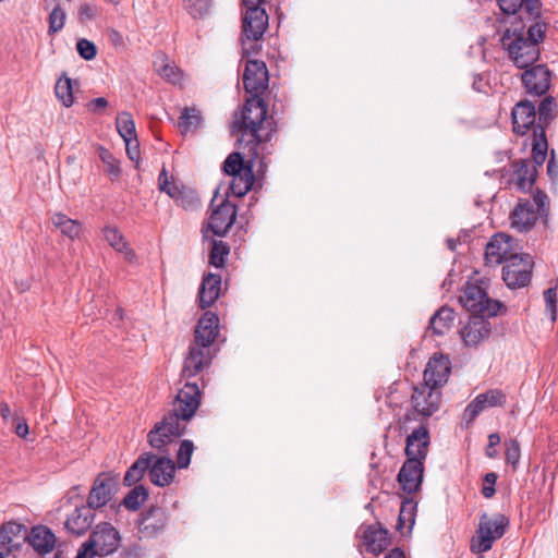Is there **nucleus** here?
Segmentation results:
<instances>
[{
	"label": "nucleus",
	"instance_id": "nucleus-37",
	"mask_svg": "<svg viewBox=\"0 0 558 558\" xmlns=\"http://www.w3.org/2000/svg\"><path fill=\"white\" fill-rule=\"evenodd\" d=\"M154 65L158 74L168 82L177 84L181 81V71L173 63L169 62L163 54H159L156 57Z\"/></svg>",
	"mask_w": 558,
	"mask_h": 558
},
{
	"label": "nucleus",
	"instance_id": "nucleus-45",
	"mask_svg": "<svg viewBox=\"0 0 558 558\" xmlns=\"http://www.w3.org/2000/svg\"><path fill=\"white\" fill-rule=\"evenodd\" d=\"M229 252L230 248L226 243L222 241H213L209 253V264L217 268L222 267Z\"/></svg>",
	"mask_w": 558,
	"mask_h": 558
},
{
	"label": "nucleus",
	"instance_id": "nucleus-28",
	"mask_svg": "<svg viewBox=\"0 0 558 558\" xmlns=\"http://www.w3.org/2000/svg\"><path fill=\"white\" fill-rule=\"evenodd\" d=\"M221 291V277L209 272L203 278L198 299L202 308L211 306L219 298Z\"/></svg>",
	"mask_w": 558,
	"mask_h": 558
},
{
	"label": "nucleus",
	"instance_id": "nucleus-42",
	"mask_svg": "<svg viewBox=\"0 0 558 558\" xmlns=\"http://www.w3.org/2000/svg\"><path fill=\"white\" fill-rule=\"evenodd\" d=\"M116 125L117 131L123 141L137 137L135 122L131 113L128 111H122L118 114Z\"/></svg>",
	"mask_w": 558,
	"mask_h": 558
},
{
	"label": "nucleus",
	"instance_id": "nucleus-20",
	"mask_svg": "<svg viewBox=\"0 0 558 558\" xmlns=\"http://www.w3.org/2000/svg\"><path fill=\"white\" fill-rule=\"evenodd\" d=\"M235 218V206L228 201H223L216 209L213 210L208 226L214 234L222 236L234 223Z\"/></svg>",
	"mask_w": 558,
	"mask_h": 558
},
{
	"label": "nucleus",
	"instance_id": "nucleus-3",
	"mask_svg": "<svg viewBox=\"0 0 558 558\" xmlns=\"http://www.w3.org/2000/svg\"><path fill=\"white\" fill-rule=\"evenodd\" d=\"M272 122V118H267V108L263 99L251 97L245 101L241 118L234 123L241 132L239 144L248 151L250 161L258 158V146L270 140Z\"/></svg>",
	"mask_w": 558,
	"mask_h": 558
},
{
	"label": "nucleus",
	"instance_id": "nucleus-60",
	"mask_svg": "<svg viewBox=\"0 0 558 558\" xmlns=\"http://www.w3.org/2000/svg\"><path fill=\"white\" fill-rule=\"evenodd\" d=\"M500 442V436L497 433H493L488 436V447L494 448Z\"/></svg>",
	"mask_w": 558,
	"mask_h": 558
},
{
	"label": "nucleus",
	"instance_id": "nucleus-43",
	"mask_svg": "<svg viewBox=\"0 0 558 558\" xmlns=\"http://www.w3.org/2000/svg\"><path fill=\"white\" fill-rule=\"evenodd\" d=\"M556 108L557 104L555 99L551 96L545 97L538 106V123L535 128H539L542 125L546 132V126L555 118Z\"/></svg>",
	"mask_w": 558,
	"mask_h": 558
},
{
	"label": "nucleus",
	"instance_id": "nucleus-9",
	"mask_svg": "<svg viewBox=\"0 0 558 558\" xmlns=\"http://www.w3.org/2000/svg\"><path fill=\"white\" fill-rule=\"evenodd\" d=\"M461 305L473 316H496L501 307L497 300L488 298L485 289L477 283L468 282L460 296Z\"/></svg>",
	"mask_w": 558,
	"mask_h": 558
},
{
	"label": "nucleus",
	"instance_id": "nucleus-49",
	"mask_svg": "<svg viewBox=\"0 0 558 558\" xmlns=\"http://www.w3.org/2000/svg\"><path fill=\"white\" fill-rule=\"evenodd\" d=\"M211 0H185V8L193 17H203L209 12Z\"/></svg>",
	"mask_w": 558,
	"mask_h": 558
},
{
	"label": "nucleus",
	"instance_id": "nucleus-12",
	"mask_svg": "<svg viewBox=\"0 0 558 558\" xmlns=\"http://www.w3.org/2000/svg\"><path fill=\"white\" fill-rule=\"evenodd\" d=\"M268 70L264 61L247 60L243 73V85L252 97H259L268 87Z\"/></svg>",
	"mask_w": 558,
	"mask_h": 558
},
{
	"label": "nucleus",
	"instance_id": "nucleus-46",
	"mask_svg": "<svg viewBox=\"0 0 558 558\" xmlns=\"http://www.w3.org/2000/svg\"><path fill=\"white\" fill-rule=\"evenodd\" d=\"M159 190L167 193L174 201L180 197L184 189L179 186L173 180H170L163 168L158 177Z\"/></svg>",
	"mask_w": 558,
	"mask_h": 558
},
{
	"label": "nucleus",
	"instance_id": "nucleus-2",
	"mask_svg": "<svg viewBox=\"0 0 558 558\" xmlns=\"http://www.w3.org/2000/svg\"><path fill=\"white\" fill-rule=\"evenodd\" d=\"M510 24L501 37V45L518 68H529L539 58V43L545 37L546 24L536 21L526 31L525 23Z\"/></svg>",
	"mask_w": 558,
	"mask_h": 558
},
{
	"label": "nucleus",
	"instance_id": "nucleus-64",
	"mask_svg": "<svg viewBox=\"0 0 558 558\" xmlns=\"http://www.w3.org/2000/svg\"><path fill=\"white\" fill-rule=\"evenodd\" d=\"M486 456L488 458H495L497 456V451L495 449H493V448L487 447Z\"/></svg>",
	"mask_w": 558,
	"mask_h": 558
},
{
	"label": "nucleus",
	"instance_id": "nucleus-7",
	"mask_svg": "<svg viewBox=\"0 0 558 558\" xmlns=\"http://www.w3.org/2000/svg\"><path fill=\"white\" fill-rule=\"evenodd\" d=\"M548 209L547 195L537 190L532 199L519 201L510 215L511 227L520 233H526L541 217L547 216Z\"/></svg>",
	"mask_w": 558,
	"mask_h": 558
},
{
	"label": "nucleus",
	"instance_id": "nucleus-4",
	"mask_svg": "<svg viewBox=\"0 0 558 558\" xmlns=\"http://www.w3.org/2000/svg\"><path fill=\"white\" fill-rule=\"evenodd\" d=\"M219 318L211 312H206L198 320L194 331V342L189 347L182 374L191 378L209 366L214 356L211 345L218 336Z\"/></svg>",
	"mask_w": 558,
	"mask_h": 558
},
{
	"label": "nucleus",
	"instance_id": "nucleus-40",
	"mask_svg": "<svg viewBox=\"0 0 558 558\" xmlns=\"http://www.w3.org/2000/svg\"><path fill=\"white\" fill-rule=\"evenodd\" d=\"M202 122L199 112L194 108H184L179 118V128L183 134L196 131Z\"/></svg>",
	"mask_w": 558,
	"mask_h": 558
},
{
	"label": "nucleus",
	"instance_id": "nucleus-31",
	"mask_svg": "<svg viewBox=\"0 0 558 558\" xmlns=\"http://www.w3.org/2000/svg\"><path fill=\"white\" fill-rule=\"evenodd\" d=\"M155 458V454L150 452L142 453L133 464L128 469L123 483L126 486H135L148 471L151 460Z\"/></svg>",
	"mask_w": 558,
	"mask_h": 558
},
{
	"label": "nucleus",
	"instance_id": "nucleus-6",
	"mask_svg": "<svg viewBox=\"0 0 558 558\" xmlns=\"http://www.w3.org/2000/svg\"><path fill=\"white\" fill-rule=\"evenodd\" d=\"M509 524V518L502 513L481 514L475 535L470 543L471 551L483 554L490 550L494 543L506 534Z\"/></svg>",
	"mask_w": 558,
	"mask_h": 558
},
{
	"label": "nucleus",
	"instance_id": "nucleus-22",
	"mask_svg": "<svg viewBox=\"0 0 558 558\" xmlns=\"http://www.w3.org/2000/svg\"><path fill=\"white\" fill-rule=\"evenodd\" d=\"M513 132L519 135H525L531 128L535 129L536 110L535 106L529 100L519 101L512 109Z\"/></svg>",
	"mask_w": 558,
	"mask_h": 558
},
{
	"label": "nucleus",
	"instance_id": "nucleus-33",
	"mask_svg": "<svg viewBox=\"0 0 558 558\" xmlns=\"http://www.w3.org/2000/svg\"><path fill=\"white\" fill-rule=\"evenodd\" d=\"M104 236L109 245L117 252L124 254L129 262H133L136 257L134 251L129 246L121 232L116 227L107 226L102 230Z\"/></svg>",
	"mask_w": 558,
	"mask_h": 558
},
{
	"label": "nucleus",
	"instance_id": "nucleus-51",
	"mask_svg": "<svg viewBox=\"0 0 558 558\" xmlns=\"http://www.w3.org/2000/svg\"><path fill=\"white\" fill-rule=\"evenodd\" d=\"M76 50L78 54L85 60H93L97 54L95 44L85 38L77 40Z\"/></svg>",
	"mask_w": 558,
	"mask_h": 558
},
{
	"label": "nucleus",
	"instance_id": "nucleus-38",
	"mask_svg": "<svg viewBox=\"0 0 558 558\" xmlns=\"http://www.w3.org/2000/svg\"><path fill=\"white\" fill-rule=\"evenodd\" d=\"M98 156L105 166V172L109 175L111 181H117L121 178L122 169L119 159H117L110 150L104 146L98 147Z\"/></svg>",
	"mask_w": 558,
	"mask_h": 558
},
{
	"label": "nucleus",
	"instance_id": "nucleus-21",
	"mask_svg": "<svg viewBox=\"0 0 558 558\" xmlns=\"http://www.w3.org/2000/svg\"><path fill=\"white\" fill-rule=\"evenodd\" d=\"M500 10L508 15H515L512 22L523 23L522 14L525 13L529 16V22H533L534 19L538 17L541 9V0H497Z\"/></svg>",
	"mask_w": 558,
	"mask_h": 558
},
{
	"label": "nucleus",
	"instance_id": "nucleus-13",
	"mask_svg": "<svg viewBox=\"0 0 558 558\" xmlns=\"http://www.w3.org/2000/svg\"><path fill=\"white\" fill-rule=\"evenodd\" d=\"M169 512L162 507H149L145 512L142 513L137 529L141 537L155 538L159 534L163 533L169 522Z\"/></svg>",
	"mask_w": 558,
	"mask_h": 558
},
{
	"label": "nucleus",
	"instance_id": "nucleus-25",
	"mask_svg": "<svg viewBox=\"0 0 558 558\" xmlns=\"http://www.w3.org/2000/svg\"><path fill=\"white\" fill-rule=\"evenodd\" d=\"M429 446V433L426 426L421 424L414 428L407 437L405 454L407 458L417 459L422 462L427 457Z\"/></svg>",
	"mask_w": 558,
	"mask_h": 558
},
{
	"label": "nucleus",
	"instance_id": "nucleus-10",
	"mask_svg": "<svg viewBox=\"0 0 558 558\" xmlns=\"http://www.w3.org/2000/svg\"><path fill=\"white\" fill-rule=\"evenodd\" d=\"M440 399V392L425 383L415 387L412 393L413 412L405 414L402 428L405 430L408 429L407 424L414 413L425 418L432 416L436 411H438Z\"/></svg>",
	"mask_w": 558,
	"mask_h": 558
},
{
	"label": "nucleus",
	"instance_id": "nucleus-62",
	"mask_svg": "<svg viewBox=\"0 0 558 558\" xmlns=\"http://www.w3.org/2000/svg\"><path fill=\"white\" fill-rule=\"evenodd\" d=\"M10 553V547H7L4 544H0V558H7Z\"/></svg>",
	"mask_w": 558,
	"mask_h": 558
},
{
	"label": "nucleus",
	"instance_id": "nucleus-36",
	"mask_svg": "<svg viewBox=\"0 0 558 558\" xmlns=\"http://www.w3.org/2000/svg\"><path fill=\"white\" fill-rule=\"evenodd\" d=\"M51 222L61 231L62 234L70 239H76L81 234L82 225L77 220H73L64 214H53L51 217Z\"/></svg>",
	"mask_w": 558,
	"mask_h": 558
},
{
	"label": "nucleus",
	"instance_id": "nucleus-55",
	"mask_svg": "<svg viewBox=\"0 0 558 558\" xmlns=\"http://www.w3.org/2000/svg\"><path fill=\"white\" fill-rule=\"evenodd\" d=\"M177 204L184 209H193L198 206V198L192 191H183L179 198L175 199Z\"/></svg>",
	"mask_w": 558,
	"mask_h": 558
},
{
	"label": "nucleus",
	"instance_id": "nucleus-57",
	"mask_svg": "<svg viewBox=\"0 0 558 558\" xmlns=\"http://www.w3.org/2000/svg\"><path fill=\"white\" fill-rule=\"evenodd\" d=\"M87 109L94 113L104 110L108 106V101L104 97L92 99L87 105Z\"/></svg>",
	"mask_w": 558,
	"mask_h": 558
},
{
	"label": "nucleus",
	"instance_id": "nucleus-47",
	"mask_svg": "<svg viewBox=\"0 0 558 558\" xmlns=\"http://www.w3.org/2000/svg\"><path fill=\"white\" fill-rule=\"evenodd\" d=\"M194 448V444L190 439H184L179 444L177 451V465L179 469H186L190 465Z\"/></svg>",
	"mask_w": 558,
	"mask_h": 558
},
{
	"label": "nucleus",
	"instance_id": "nucleus-30",
	"mask_svg": "<svg viewBox=\"0 0 558 558\" xmlns=\"http://www.w3.org/2000/svg\"><path fill=\"white\" fill-rule=\"evenodd\" d=\"M26 538L27 530L23 524L8 522L0 527V544L10 547V551L20 545V541H25Z\"/></svg>",
	"mask_w": 558,
	"mask_h": 558
},
{
	"label": "nucleus",
	"instance_id": "nucleus-26",
	"mask_svg": "<svg viewBox=\"0 0 558 558\" xmlns=\"http://www.w3.org/2000/svg\"><path fill=\"white\" fill-rule=\"evenodd\" d=\"M511 168L512 180L517 187L521 191L531 190L537 175L535 165L529 159H519L512 162Z\"/></svg>",
	"mask_w": 558,
	"mask_h": 558
},
{
	"label": "nucleus",
	"instance_id": "nucleus-29",
	"mask_svg": "<svg viewBox=\"0 0 558 558\" xmlns=\"http://www.w3.org/2000/svg\"><path fill=\"white\" fill-rule=\"evenodd\" d=\"M362 538L367 551L375 555L383 553L389 546L387 530L377 525H368L363 531Z\"/></svg>",
	"mask_w": 558,
	"mask_h": 558
},
{
	"label": "nucleus",
	"instance_id": "nucleus-44",
	"mask_svg": "<svg viewBox=\"0 0 558 558\" xmlns=\"http://www.w3.org/2000/svg\"><path fill=\"white\" fill-rule=\"evenodd\" d=\"M250 165L240 153H232L223 162V171L232 177L244 172Z\"/></svg>",
	"mask_w": 558,
	"mask_h": 558
},
{
	"label": "nucleus",
	"instance_id": "nucleus-5",
	"mask_svg": "<svg viewBox=\"0 0 558 558\" xmlns=\"http://www.w3.org/2000/svg\"><path fill=\"white\" fill-rule=\"evenodd\" d=\"M120 544V532L111 523L101 522L80 547L75 558L106 557L117 551Z\"/></svg>",
	"mask_w": 558,
	"mask_h": 558
},
{
	"label": "nucleus",
	"instance_id": "nucleus-32",
	"mask_svg": "<svg viewBox=\"0 0 558 558\" xmlns=\"http://www.w3.org/2000/svg\"><path fill=\"white\" fill-rule=\"evenodd\" d=\"M454 320V312L451 307L441 306L429 319L428 330L436 336L448 332Z\"/></svg>",
	"mask_w": 558,
	"mask_h": 558
},
{
	"label": "nucleus",
	"instance_id": "nucleus-50",
	"mask_svg": "<svg viewBox=\"0 0 558 558\" xmlns=\"http://www.w3.org/2000/svg\"><path fill=\"white\" fill-rule=\"evenodd\" d=\"M506 447V461L508 464H511L515 470L520 458H521V448L520 444L515 439H509L505 442Z\"/></svg>",
	"mask_w": 558,
	"mask_h": 558
},
{
	"label": "nucleus",
	"instance_id": "nucleus-52",
	"mask_svg": "<svg viewBox=\"0 0 558 558\" xmlns=\"http://www.w3.org/2000/svg\"><path fill=\"white\" fill-rule=\"evenodd\" d=\"M99 8L95 3H83L80 5L77 16L81 22L93 21L99 15Z\"/></svg>",
	"mask_w": 558,
	"mask_h": 558
},
{
	"label": "nucleus",
	"instance_id": "nucleus-39",
	"mask_svg": "<svg viewBox=\"0 0 558 558\" xmlns=\"http://www.w3.org/2000/svg\"><path fill=\"white\" fill-rule=\"evenodd\" d=\"M54 94L64 107H71L74 102L71 78L66 75L60 76L54 86Z\"/></svg>",
	"mask_w": 558,
	"mask_h": 558
},
{
	"label": "nucleus",
	"instance_id": "nucleus-41",
	"mask_svg": "<svg viewBox=\"0 0 558 558\" xmlns=\"http://www.w3.org/2000/svg\"><path fill=\"white\" fill-rule=\"evenodd\" d=\"M148 492L143 485H135L123 498L122 505L132 511H136L147 500Z\"/></svg>",
	"mask_w": 558,
	"mask_h": 558
},
{
	"label": "nucleus",
	"instance_id": "nucleus-1",
	"mask_svg": "<svg viewBox=\"0 0 558 558\" xmlns=\"http://www.w3.org/2000/svg\"><path fill=\"white\" fill-rule=\"evenodd\" d=\"M201 404V390L194 383H186L178 392L169 411L147 435L149 446L160 453L151 460L148 468L150 482L159 487L172 483L175 462L170 458V447L181 437Z\"/></svg>",
	"mask_w": 558,
	"mask_h": 558
},
{
	"label": "nucleus",
	"instance_id": "nucleus-61",
	"mask_svg": "<svg viewBox=\"0 0 558 558\" xmlns=\"http://www.w3.org/2000/svg\"><path fill=\"white\" fill-rule=\"evenodd\" d=\"M385 558H405L401 549L395 548L388 553Z\"/></svg>",
	"mask_w": 558,
	"mask_h": 558
},
{
	"label": "nucleus",
	"instance_id": "nucleus-58",
	"mask_svg": "<svg viewBox=\"0 0 558 558\" xmlns=\"http://www.w3.org/2000/svg\"><path fill=\"white\" fill-rule=\"evenodd\" d=\"M15 434L21 437L25 438L28 434V425L25 420H22L19 422L15 426Z\"/></svg>",
	"mask_w": 558,
	"mask_h": 558
},
{
	"label": "nucleus",
	"instance_id": "nucleus-59",
	"mask_svg": "<svg viewBox=\"0 0 558 558\" xmlns=\"http://www.w3.org/2000/svg\"><path fill=\"white\" fill-rule=\"evenodd\" d=\"M0 415L5 421L10 418L11 410L7 402H0Z\"/></svg>",
	"mask_w": 558,
	"mask_h": 558
},
{
	"label": "nucleus",
	"instance_id": "nucleus-17",
	"mask_svg": "<svg viewBox=\"0 0 558 558\" xmlns=\"http://www.w3.org/2000/svg\"><path fill=\"white\" fill-rule=\"evenodd\" d=\"M513 252L512 238L505 233L495 234L486 244L485 259L489 265H499L510 258Z\"/></svg>",
	"mask_w": 558,
	"mask_h": 558
},
{
	"label": "nucleus",
	"instance_id": "nucleus-24",
	"mask_svg": "<svg viewBox=\"0 0 558 558\" xmlns=\"http://www.w3.org/2000/svg\"><path fill=\"white\" fill-rule=\"evenodd\" d=\"M95 521V509L89 505L76 507L66 518L65 529L73 535H84Z\"/></svg>",
	"mask_w": 558,
	"mask_h": 558
},
{
	"label": "nucleus",
	"instance_id": "nucleus-14",
	"mask_svg": "<svg viewBox=\"0 0 558 558\" xmlns=\"http://www.w3.org/2000/svg\"><path fill=\"white\" fill-rule=\"evenodd\" d=\"M118 481L109 473H100L87 497V505L97 510L106 506L118 490Z\"/></svg>",
	"mask_w": 558,
	"mask_h": 558
},
{
	"label": "nucleus",
	"instance_id": "nucleus-54",
	"mask_svg": "<svg viewBox=\"0 0 558 558\" xmlns=\"http://www.w3.org/2000/svg\"><path fill=\"white\" fill-rule=\"evenodd\" d=\"M497 478H498V476L495 472H488L485 474L484 484L482 487V495L485 498H492L495 495V493H496L495 485H496Z\"/></svg>",
	"mask_w": 558,
	"mask_h": 558
},
{
	"label": "nucleus",
	"instance_id": "nucleus-27",
	"mask_svg": "<svg viewBox=\"0 0 558 558\" xmlns=\"http://www.w3.org/2000/svg\"><path fill=\"white\" fill-rule=\"evenodd\" d=\"M26 541L39 555H46L54 548L56 535L53 532L44 525H37L32 527L27 533Z\"/></svg>",
	"mask_w": 558,
	"mask_h": 558
},
{
	"label": "nucleus",
	"instance_id": "nucleus-11",
	"mask_svg": "<svg viewBox=\"0 0 558 558\" xmlns=\"http://www.w3.org/2000/svg\"><path fill=\"white\" fill-rule=\"evenodd\" d=\"M532 267L529 254H512L502 267V280L510 289L525 287L531 280Z\"/></svg>",
	"mask_w": 558,
	"mask_h": 558
},
{
	"label": "nucleus",
	"instance_id": "nucleus-16",
	"mask_svg": "<svg viewBox=\"0 0 558 558\" xmlns=\"http://www.w3.org/2000/svg\"><path fill=\"white\" fill-rule=\"evenodd\" d=\"M506 395L500 389H489L477 395L465 408L463 417L469 423L473 422L482 411L487 408L502 405Z\"/></svg>",
	"mask_w": 558,
	"mask_h": 558
},
{
	"label": "nucleus",
	"instance_id": "nucleus-63",
	"mask_svg": "<svg viewBox=\"0 0 558 558\" xmlns=\"http://www.w3.org/2000/svg\"><path fill=\"white\" fill-rule=\"evenodd\" d=\"M244 7L246 5H260L265 0H242Z\"/></svg>",
	"mask_w": 558,
	"mask_h": 558
},
{
	"label": "nucleus",
	"instance_id": "nucleus-15",
	"mask_svg": "<svg viewBox=\"0 0 558 558\" xmlns=\"http://www.w3.org/2000/svg\"><path fill=\"white\" fill-rule=\"evenodd\" d=\"M521 80L527 94L542 96L550 87L551 72L544 64H538L525 70Z\"/></svg>",
	"mask_w": 558,
	"mask_h": 558
},
{
	"label": "nucleus",
	"instance_id": "nucleus-34",
	"mask_svg": "<svg viewBox=\"0 0 558 558\" xmlns=\"http://www.w3.org/2000/svg\"><path fill=\"white\" fill-rule=\"evenodd\" d=\"M247 157L248 153L246 154ZM251 158H248L247 162L251 163L246 170L240 174L232 175V181L230 184V191L231 193L236 197L244 196L252 187L254 183V174H253V162L255 159L250 161Z\"/></svg>",
	"mask_w": 558,
	"mask_h": 558
},
{
	"label": "nucleus",
	"instance_id": "nucleus-19",
	"mask_svg": "<svg viewBox=\"0 0 558 558\" xmlns=\"http://www.w3.org/2000/svg\"><path fill=\"white\" fill-rule=\"evenodd\" d=\"M451 371L450 361L442 354L433 355L424 371V383L438 388L447 383Z\"/></svg>",
	"mask_w": 558,
	"mask_h": 558
},
{
	"label": "nucleus",
	"instance_id": "nucleus-8",
	"mask_svg": "<svg viewBox=\"0 0 558 558\" xmlns=\"http://www.w3.org/2000/svg\"><path fill=\"white\" fill-rule=\"evenodd\" d=\"M243 16V54L248 56L257 48V41L263 37L268 26V15L260 5H246Z\"/></svg>",
	"mask_w": 558,
	"mask_h": 558
},
{
	"label": "nucleus",
	"instance_id": "nucleus-35",
	"mask_svg": "<svg viewBox=\"0 0 558 558\" xmlns=\"http://www.w3.org/2000/svg\"><path fill=\"white\" fill-rule=\"evenodd\" d=\"M547 138L544 128L541 125L539 128H535L532 136V163L537 166H543L547 156Z\"/></svg>",
	"mask_w": 558,
	"mask_h": 558
},
{
	"label": "nucleus",
	"instance_id": "nucleus-53",
	"mask_svg": "<svg viewBox=\"0 0 558 558\" xmlns=\"http://www.w3.org/2000/svg\"><path fill=\"white\" fill-rule=\"evenodd\" d=\"M544 299L546 303L547 311L550 312V318L553 322L556 320L557 317V293L556 288H548L544 291Z\"/></svg>",
	"mask_w": 558,
	"mask_h": 558
},
{
	"label": "nucleus",
	"instance_id": "nucleus-48",
	"mask_svg": "<svg viewBox=\"0 0 558 558\" xmlns=\"http://www.w3.org/2000/svg\"><path fill=\"white\" fill-rule=\"evenodd\" d=\"M65 20H66V13L59 4H57L52 9V11L50 12L49 17H48V23H49L48 33L50 35H52V34L60 32L65 24Z\"/></svg>",
	"mask_w": 558,
	"mask_h": 558
},
{
	"label": "nucleus",
	"instance_id": "nucleus-23",
	"mask_svg": "<svg viewBox=\"0 0 558 558\" xmlns=\"http://www.w3.org/2000/svg\"><path fill=\"white\" fill-rule=\"evenodd\" d=\"M486 316H472L468 324L460 330V336L468 347H476L488 338L492 326Z\"/></svg>",
	"mask_w": 558,
	"mask_h": 558
},
{
	"label": "nucleus",
	"instance_id": "nucleus-18",
	"mask_svg": "<svg viewBox=\"0 0 558 558\" xmlns=\"http://www.w3.org/2000/svg\"><path fill=\"white\" fill-rule=\"evenodd\" d=\"M424 462L410 458L405 460L398 474V482L401 488L408 493H415L422 483Z\"/></svg>",
	"mask_w": 558,
	"mask_h": 558
},
{
	"label": "nucleus",
	"instance_id": "nucleus-56",
	"mask_svg": "<svg viewBox=\"0 0 558 558\" xmlns=\"http://www.w3.org/2000/svg\"><path fill=\"white\" fill-rule=\"evenodd\" d=\"M124 144H125V150H126L128 157L132 161H135L136 163H138V160H140V143H138L137 137L132 138V140L131 138L130 140H124Z\"/></svg>",
	"mask_w": 558,
	"mask_h": 558
}]
</instances>
